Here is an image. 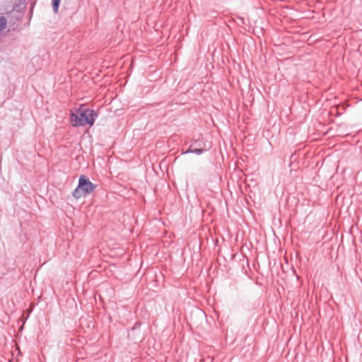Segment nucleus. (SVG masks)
I'll return each mask as SVG.
<instances>
[{
  "mask_svg": "<svg viewBox=\"0 0 362 362\" xmlns=\"http://www.w3.org/2000/svg\"><path fill=\"white\" fill-rule=\"evenodd\" d=\"M202 151V149H194V151H192V152H194L196 153H201Z\"/></svg>",
  "mask_w": 362,
  "mask_h": 362,
  "instance_id": "obj_5",
  "label": "nucleus"
},
{
  "mask_svg": "<svg viewBox=\"0 0 362 362\" xmlns=\"http://www.w3.org/2000/svg\"><path fill=\"white\" fill-rule=\"evenodd\" d=\"M59 3H60V0H52L53 10H54V13L58 12Z\"/></svg>",
  "mask_w": 362,
  "mask_h": 362,
  "instance_id": "obj_4",
  "label": "nucleus"
},
{
  "mask_svg": "<svg viewBox=\"0 0 362 362\" xmlns=\"http://www.w3.org/2000/svg\"><path fill=\"white\" fill-rule=\"evenodd\" d=\"M7 24L6 18L3 16H0V33L6 30Z\"/></svg>",
  "mask_w": 362,
  "mask_h": 362,
  "instance_id": "obj_3",
  "label": "nucleus"
},
{
  "mask_svg": "<svg viewBox=\"0 0 362 362\" xmlns=\"http://www.w3.org/2000/svg\"><path fill=\"white\" fill-rule=\"evenodd\" d=\"M95 188V185L92 183L85 175H81L78 180V185L73 192V196L76 199H79L91 194Z\"/></svg>",
  "mask_w": 362,
  "mask_h": 362,
  "instance_id": "obj_2",
  "label": "nucleus"
},
{
  "mask_svg": "<svg viewBox=\"0 0 362 362\" xmlns=\"http://www.w3.org/2000/svg\"><path fill=\"white\" fill-rule=\"evenodd\" d=\"M95 114L93 110L84 108L83 106L76 109L71 114V123L73 126H92L95 122Z\"/></svg>",
  "mask_w": 362,
  "mask_h": 362,
  "instance_id": "obj_1",
  "label": "nucleus"
}]
</instances>
